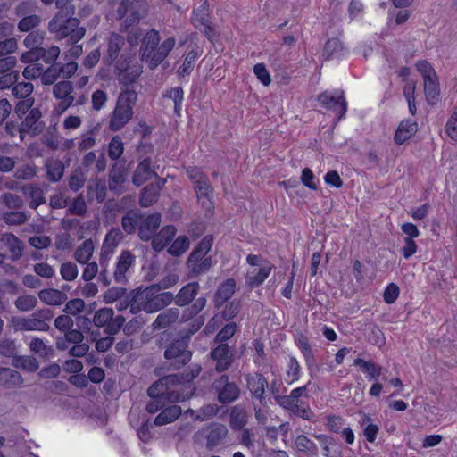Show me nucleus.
I'll return each instance as SVG.
<instances>
[{"label":"nucleus","mask_w":457,"mask_h":457,"mask_svg":"<svg viewBox=\"0 0 457 457\" xmlns=\"http://www.w3.org/2000/svg\"><path fill=\"white\" fill-rule=\"evenodd\" d=\"M160 41L159 31L154 29L147 30L141 39L140 58L151 70H155L168 57L176 44L172 37L161 44Z\"/></svg>","instance_id":"obj_1"},{"label":"nucleus","mask_w":457,"mask_h":457,"mask_svg":"<svg viewBox=\"0 0 457 457\" xmlns=\"http://www.w3.org/2000/svg\"><path fill=\"white\" fill-rule=\"evenodd\" d=\"M48 30L54 34L56 39L67 38L71 44L80 41L86 29L80 26L79 19L72 17L68 11H59L48 22Z\"/></svg>","instance_id":"obj_2"},{"label":"nucleus","mask_w":457,"mask_h":457,"mask_svg":"<svg viewBox=\"0 0 457 457\" xmlns=\"http://www.w3.org/2000/svg\"><path fill=\"white\" fill-rule=\"evenodd\" d=\"M173 294L160 292L158 286H152L138 293L130 303V312L144 311L147 313L156 312L172 303Z\"/></svg>","instance_id":"obj_3"},{"label":"nucleus","mask_w":457,"mask_h":457,"mask_svg":"<svg viewBox=\"0 0 457 457\" xmlns=\"http://www.w3.org/2000/svg\"><path fill=\"white\" fill-rule=\"evenodd\" d=\"M137 95L134 90L120 93L114 109L109 115L108 129L116 132L122 129L133 118Z\"/></svg>","instance_id":"obj_4"},{"label":"nucleus","mask_w":457,"mask_h":457,"mask_svg":"<svg viewBox=\"0 0 457 457\" xmlns=\"http://www.w3.org/2000/svg\"><path fill=\"white\" fill-rule=\"evenodd\" d=\"M187 383L185 379V373L170 374L160 378L157 382L154 383L147 390L148 395H156L160 394L168 395L169 403L184 402L189 398L187 393L184 394L179 390L174 389L176 386H180Z\"/></svg>","instance_id":"obj_5"},{"label":"nucleus","mask_w":457,"mask_h":457,"mask_svg":"<svg viewBox=\"0 0 457 457\" xmlns=\"http://www.w3.org/2000/svg\"><path fill=\"white\" fill-rule=\"evenodd\" d=\"M52 312L43 309L33 312L27 317L13 316L10 320L14 331H40L46 332L50 329L48 322L52 320Z\"/></svg>","instance_id":"obj_6"},{"label":"nucleus","mask_w":457,"mask_h":457,"mask_svg":"<svg viewBox=\"0 0 457 457\" xmlns=\"http://www.w3.org/2000/svg\"><path fill=\"white\" fill-rule=\"evenodd\" d=\"M249 268L245 274V283L253 288L262 285L270 276L272 270V264L260 255L249 254L246 257Z\"/></svg>","instance_id":"obj_7"},{"label":"nucleus","mask_w":457,"mask_h":457,"mask_svg":"<svg viewBox=\"0 0 457 457\" xmlns=\"http://www.w3.org/2000/svg\"><path fill=\"white\" fill-rule=\"evenodd\" d=\"M145 10L146 0H122L117 9L118 19L122 21L121 29L137 24Z\"/></svg>","instance_id":"obj_8"},{"label":"nucleus","mask_w":457,"mask_h":457,"mask_svg":"<svg viewBox=\"0 0 457 457\" xmlns=\"http://www.w3.org/2000/svg\"><path fill=\"white\" fill-rule=\"evenodd\" d=\"M118 79L123 85L134 83L143 72L142 65L136 60L135 54H123L115 62Z\"/></svg>","instance_id":"obj_9"},{"label":"nucleus","mask_w":457,"mask_h":457,"mask_svg":"<svg viewBox=\"0 0 457 457\" xmlns=\"http://www.w3.org/2000/svg\"><path fill=\"white\" fill-rule=\"evenodd\" d=\"M164 357L169 366L175 370L189 362L192 353L188 350V338L181 337L172 341L164 351Z\"/></svg>","instance_id":"obj_10"},{"label":"nucleus","mask_w":457,"mask_h":457,"mask_svg":"<svg viewBox=\"0 0 457 457\" xmlns=\"http://www.w3.org/2000/svg\"><path fill=\"white\" fill-rule=\"evenodd\" d=\"M318 101L325 108L333 111L338 119L343 118L347 111V102L342 91L323 92L319 95Z\"/></svg>","instance_id":"obj_11"},{"label":"nucleus","mask_w":457,"mask_h":457,"mask_svg":"<svg viewBox=\"0 0 457 457\" xmlns=\"http://www.w3.org/2000/svg\"><path fill=\"white\" fill-rule=\"evenodd\" d=\"M135 262L136 256L130 251L123 250L120 253L113 271V278L116 283L124 285L128 282V273Z\"/></svg>","instance_id":"obj_12"},{"label":"nucleus","mask_w":457,"mask_h":457,"mask_svg":"<svg viewBox=\"0 0 457 457\" xmlns=\"http://www.w3.org/2000/svg\"><path fill=\"white\" fill-rule=\"evenodd\" d=\"M210 356L216 362L215 370L218 372L227 370L234 361L233 351L227 344L218 345L211 351Z\"/></svg>","instance_id":"obj_13"},{"label":"nucleus","mask_w":457,"mask_h":457,"mask_svg":"<svg viewBox=\"0 0 457 457\" xmlns=\"http://www.w3.org/2000/svg\"><path fill=\"white\" fill-rule=\"evenodd\" d=\"M73 86L71 81L62 80L56 83L53 87V95L56 99L60 100L58 110L60 112L66 111L71 106L75 101L72 96Z\"/></svg>","instance_id":"obj_14"},{"label":"nucleus","mask_w":457,"mask_h":457,"mask_svg":"<svg viewBox=\"0 0 457 457\" xmlns=\"http://www.w3.org/2000/svg\"><path fill=\"white\" fill-rule=\"evenodd\" d=\"M202 432L206 438V447L208 449H213L222 444L228 433L226 426L220 423H212L203 428Z\"/></svg>","instance_id":"obj_15"},{"label":"nucleus","mask_w":457,"mask_h":457,"mask_svg":"<svg viewBox=\"0 0 457 457\" xmlns=\"http://www.w3.org/2000/svg\"><path fill=\"white\" fill-rule=\"evenodd\" d=\"M40 118L41 112L39 109L33 108L29 112L20 126V138L21 141L24 140L27 135L34 137L41 131V128L38 123Z\"/></svg>","instance_id":"obj_16"},{"label":"nucleus","mask_w":457,"mask_h":457,"mask_svg":"<svg viewBox=\"0 0 457 457\" xmlns=\"http://www.w3.org/2000/svg\"><path fill=\"white\" fill-rule=\"evenodd\" d=\"M247 387L252 395L260 401L262 405L266 404V388L268 387V381L260 373L248 374L246 376Z\"/></svg>","instance_id":"obj_17"},{"label":"nucleus","mask_w":457,"mask_h":457,"mask_svg":"<svg viewBox=\"0 0 457 457\" xmlns=\"http://www.w3.org/2000/svg\"><path fill=\"white\" fill-rule=\"evenodd\" d=\"M165 183L166 179H158L155 182L145 187L140 194L139 204L142 207H148L157 202Z\"/></svg>","instance_id":"obj_18"},{"label":"nucleus","mask_w":457,"mask_h":457,"mask_svg":"<svg viewBox=\"0 0 457 457\" xmlns=\"http://www.w3.org/2000/svg\"><path fill=\"white\" fill-rule=\"evenodd\" d=\"M161 225V214L153 213L148 215L139 225L138 236L143 241H149L155 235L156 229Z\"/></svg>","instance_id":"obj_19"},{"label":"nucleus","mask_w":457,"mask_h":457,"mask_svg":"<svg viewBox=\"0 0 457 457\" xmlns=\"http://www.w3.org/2000/svg\"><path fill=\"white\" fill-rule=\"evenodd\" d=\"M125 46V38L118 33H112L107 42V59L110 63L117 62L123 54H127L123 50Z\"/></svg>","instance_id":"obj_20"},{"label":"nucleus","mask_w":457,"mask_h":457,"mask_svg":"<svg viewBox=\"0 0 457 457\" xmlns=\"http://www.w3.org/2000/svg\"><path fill=\"white\" fill-rule=\"evenodd\" d=\"M153 176H157V174L152 168L151 160L145 158L137 164L132 177V182L137 187H139L149 180Z\"/></svg>","instance_id":"obj_21"},{"label":"nucleus","mask_w":457,"mask_h":457,"mask_svg":"<svg viewBox=\"0 0 457 457\" xmlns=\"http://www.w3.org/2000/svg\"><path fill=\"white\" fill-rule=\"evenodd\" d=\"M177 229L172 225L163 227L152 237V247L154 251L163 250L175 237Z\"/></svg>","instance_id":"obj_22"},{"label":"nucleus","mask_w":457,"mask_h":457,"mask_svg":"<svg viewBox=\"0 0 457 457\" xmlns=\"http://www.w3.org/2000/svg\"><path fill=\"white\" fill-rule=\"evenodd\" d=\"M0 241L7 248L10 253V258L12 261L19 260L23 253L22 242L13 234H3Z\"/></svg>","instance_id":"obj_23"},{"label":"nucleus","mask_w":457,"mask_h":457,"mask_svg":"<svg viewBox=\"0 0 457 457\" xmlns=\"http://www.w3.org/2000/svg\"><path fill=\"white\" fill-rule=\"evenodd\" d=\"M314 437L320 442L325 457H342L341 446L337 441L327 435H314Z\"/></svg>","instance_id":"obj_24"},{"label":"nucleus","mask_w":457,"mask_h":457,"mask_svg":"<svg viewBox=\"0 0 457 457\" xmlns=\"http://www.w3.org/2000/svg\"><path fill=\"white\" fill-rule=\"evenodd\" d=\"M418 131V124L411 120H403L395 134V142L402 145Z\"/></svg>","instance_id":"obj_25"},{"label":"nucleus","mask_w":457,"mask_h":457,"mask_svg":"<svg viewBox=\"0 0 457 457\" xmlns=\"http://www.w3.org/2000/svg\"><path fill=\"white\" fill-rule=\"evenodd\" d=\"M23 379L19 371L11 368L0 366V386L6 388H14L20 386Z\"/></svg>","instance_id":"obj_26"},{"label":"nucleus","mask_w":457,"mask_h":457,"mask_svg":"<svg viewBox=\"0 0 457 457\" xmlns=\"http://www.w3.org/2000/svg\"><path fill=\"white\" fill-rule=\"evenodd\" d=\"M38 298L47 305L60 306L67 300V295L58 289L46 288L39 291Z\"/></svg>","instance_id":"obj_27"},{"label":"nucleus","mask_w":457,"mask_h":457,"mask_svg":"<svg viewBox=\"0 0 457 457\" xmlns=\"http://www.w3.org/2000/svg\"><path fill=\"white\" fill-rule=\"evenodd\" d=\"M200 286L198 282H191L184 286L177 294L175 303L179 306L187 305L198 294Z\"/></svg>","instance_id":"obj_28"},{"label":"nucleus","mask_w":457,"mask_h":457,"mask_svg":"<svg viewBox=\"0 0 457 457\" xmlns=\"http://www.w3.org/2000/svg\"><path fill=\"white\" fill-rule=\"evenodd\" d=\"M426 100L429 104L437 103L440 95V87L437 75L423 79Z\"/></svg>","instance_id":"obj_29"},{"label":"nucleus","mask_w":457,"mask_h":457,"mask_svg":"<svg viewBox=\"0 0 457 457\" xmlns=\"http://www.w3.org/2000/svg\"><path fill=\"white\" fill-rule=\"evenodd\" d=\"M182 410L179 405H170L164 407L163 410L156 416L154 424L155 426H163L175 421L180 415Z\"/></svg>","instance_id":"obj_30"},{"label":"nucleus","mask_w":457,"mask_h":457,"mask_svg":"<svg viewBox=\"0 0 457 457\" xmlns=\"http://www.w3.org/2000/svg\"><path fill=\"white\" fill-rule=\"evenodd\" d=\"M179 317L178 308H170L161 312L153 323L155 329L165 328L174 323Z\"/></svg>","instance_id":"obj_31"},{"label":"nucleus","mask_w":457,"mask_h":457,"mask_svg":"<svg viewBox=\"0 0 457 457\" xmlns=\"http://www.w3.org/2000/svg\"><path fill=\"white\" fill-rule=\"evenodd\" d=\"M187 266L190 270V273L197 277L201 274L205 273L210 270L212 264V257H200L195 258V260L191 261V254L187 259Z\"/></svg>","instance_id":"obj_32"},{"label":"nucleus","mask_w":457,"mask_h":457,"mask_svg":"<svg viewBox=\"0 0 457 457\" xmlns=\"http://www.w3.org/2000/svg\"><path fill=\"white\" fill-rule=\"evenodd\" d=\"M121 239L122 234L119 229H111L104 237L101 251L106 255H112Z\"/></svg>","instance_id":"obj_33"},{"label":"nucleus","mask_w":457,"mask_h":457,"mask_svg":"<svg viewBox=\"0 0 457 457\" xmlns=\"http://www.w3.org/2000/svg\"><path fill=\"white\" fill-rule=\"evenodd\" d=\"M95 251V245L91 239L85 240L77 247L74 252V259L80 264H86L92 258Z\"/></svg>","instance_id":"obj_34"},{"label":"nucleus","mask_w":457,"mask_h":457,"mask_svg":"<svg viewBox=\"0 0 457 457\" xmlns=\"http://www.w3.org/2000/svg\"><path fill=\"white\" fill-rule=\"evenodd\" d=\"M354 365L359 366L361 370L367 373L368 379L377 380L382 374L383 368L370 361H364L363 359L357 358L354 360Z\"/></svg>","instance_id":"obj_35"},{"label":"nucleus","mask_w":457,"mask_h":457,"mask_svg":"<svg viewBox=\"0 0 457 457\" xmlns=\"http://www.w3.org/2000/svg\"><path fill=\"white\" fill-rule=\"evenodd\" d=\"M46 177L52 182L59 181L64 173L63 162L57 159H51L46 162Z\"/></svg>","instance_id":"obj_36"},{"label":"nucleus","mask_w":457,"mask_h":457,"mask_svg":"<svg viewBox=\"0 0 457 457\" xmlns=\"http://www.w3.org/2000/svg\"><path fill=\"white\" fill-rule=\"evenodd\" d=\"M21 191L26 197L31 200L29 207L33 209L37 208L40 204L45 203L43 192L38 187L34 185L24 186Z\"/></svg>","instance_id":"obj_37"},{"label":"nucleus","mask_w":457,"mask_h":457,"mask_svg":"<svg viewBox=\"0 0 457 457\" xmlns=\"http://www.w3.org/2000/svg\"><path fill=\"white\" fill-rule=\"evenodd\" d=\"M219 411V407L217 404L211 403L203 406L198 411H195L191 409H188L187 411V413H190L192 416H194V419L195 420L204 421L209 419L213 418L217 415Z\"/></svg>","instance_id":"obj_38"},{"label":"nucleus","mask_w":457,"mask_h":457,"mask_svg":"<svg viewBox=\"0 0 457 457\" xmlns=\"http://www.w3.org/2000/svg\"><path fill=\"white\" fill-rule=\"evenodd\" d=\"M239 395V389L235 383L227 382L220 391L218 399L222 403H228L235 401Z\"/></svg>","instance_id":"obj_39"},{"label":"nucleus","mask_w":457,"mask_h":457,"mask_svg":"<svg viewBox=\"0 0 457 457\" xmlns=\"http://www.w3.org/2000/svg\"><path fill=\"white\" fill-rule=\"evenodd\" d=\"M37 304V298L32 295H21L14 302L15 307L20 312H29Z\"/></svg>","instance_id":"obj_40"},{"label":"nucleus","mask_w":457,"mask_h":457,"mask_svg":"<svg viewBox=\"0 0 457 457\" xmlns=\"http://www.w3.org/2000/svg\"><path fill=\"white\" fill-rule=\"evenodd\" d=\"M189 239L187 236H179L168 248V253L173 256H180L189 248Z\"/></svg>","instance_id":"obj_41"},{"label":"nucleus","mask_w":457,"mask_h":457,"mask_svg":"<svg viewBox=\"0 0 457 457\" xmlns=\"http://www.w3.org/2000/svg\"><path fill=\"white\" fill-rule=\"evenodd\" d=\"M295 446L298 451L304 453L316 455L318 453V447L312 440L306 436L300 435L295 439Z\"/></svg>","instance_id":"obj_42"},{"label":"nucleus","mask_w":457,"mask_h":457,"mask_svg":"<svg viewBox=\"0 0 457 457\" xmlns=\"http://www.w3.org/2000/svg\"><path fill=\"white\" fill-rule=\"evenodd\" d=\"M213 238L211 235L205 236L193 250L191 254V261L195 258L204 257L211 250Z\"/></svg>","instance_id":"obj_43"},{"label":"nucleus","mask_w":457,"mask_h":457,"mask_svg":"<svg viewBox=\"0 0 457 457\" xmlns=\"http://www.w3.org/2000/svg\"><path fill=\"white\" fill-rule=\"evenodd\" d=\"M113 316L114 312L112 308H101L95 313L93 322L96 327H108Z\"/></svg>","instance_id":"obj_44"},{"label":"nucleus","mask_w":457,"mask_h":457,"mask_svg":"<svg viewBox=\"0 0 457 457\" xmlns=\"http://www.w3.org/2000/svg\"><path fill=\"white\" fill-rule=\"evenodd\" d=\"M149 396L151 397V400L146 404V411L149 413H155L158 411H162L166 406L167 402H169L168 395L166 394Z\"/></svg>","instance_id":"obj_45"},{"label":"nucleus","mask_w":457,"mask_h":457,"mask_svg":"<svg viewBox=\"0 0 457 457\" xmlns=\"http://www.w3.org/2000/svg\"><path fill=\"white\" fill-rule=\"evenodd\" d=\"M41 21V17L36 13L22 17L18 23V29L21 32H29L38 27Z\"/></svg>","instance_id":"obj_46"},{"label":"nucleus","mask_w":457,"mask_h":457,"mask_svg":"<svg viewBox=\"0 0 457 457\" xmlns=\"http://www.w3.org/2000/svg\"><path fill=\"white\" fill-rule=\"evenodd\" d=\"M194 187L197 198L202 201L203 204L210 201L212 188L208 183L206 177L201 179L199 182L195 183Z\"/></svg>","instance_id":"obj_47"},{"label":"nucleus","mask_w":457,"mask_h":457,"mask_svg":"<svg viewBox=\"0 0 457 457\" xmlns=\"http://www.w3.org/2000/svg\"><path fill=\"white\" fill-rule=\"evenodd\" d=\"M199 54L197 51H189L185 57L183 64L178 69V75L180 77L188 75L193 71L194 64Z\"/></svg>","instance_id":"obj_48"},{"label":"nucleus","mask_w":457,"mask_h":457,"mask_svg":"<svg viewBox=\"0 0 457 457\" xmlns=\"http://www.w3.org/2000/svg\"><path fill=\"white\" fill-rule=\"evenodd\" d=\"M77 147L79 151H86L92 148L96 142L93 130L80 134L77 138Z\"/></svg>","instance_id":"obj_49"},{"label":"nucleus","mask_w":457,"mask_h":457,"mask_svg":"<svg viewBox=\"0 0 457 457\" xmlns=\"http://www.w3.org/2000/svg\"><path fill=\"white\" fill-rule=\"evenodd\" d=\"M124 152V145L120 136H114L108 145V155L112 160H118Z\"/></svg>","instance_id":"obj_50"},{"label":"nucleus","mask_w":457,"mask_h":457,"mask_svg":"<svg viewBox=\"0 0 457 457\" xmlns=\"http://www.w3.org/2000/svg\"><path fill=\"white\" fill-rule=\"evenodd\" d=\"M236 282L229 278L223 282L217 290V297L222 302L228 301L234 294Z\"/></svg>","instance_id":"obj_51"},{"label":"nucleus","mask_w":457,"mask_h":457,"mask_svg":"<svg viewBox=\"0 0 457 457\" xmlns=\"http://www.w3.org/2000/svg\"><path fill=\"white\" fill-rule=\"evenodd\" d=\"M125 181V175L120 170L112 169L109 174V188L116 193L121 192V185Z\"/></svg>","instance_id":"obj_52"},{"label":"nucleus","mask_w":457,"mask_h":457,"mask_svg":"<svg viewBox=\"0 0 457 457\" xmlns=\"http://www.w3.org/2000/svg\"><path fill=\"white\" fill-rule=\"evenodd\" d=\"M343 45L341 41L337 38H331L328 39L324 46V54L326 55L327 59L339 56L340 54L343 52Z\"/></svg>","instance_id":"obj_53"},{"label":"nucleus","mask_w":457,"mask_h":457,"mask_svg":"<svg viewBox=\"0 0 457 457\" xmlns=\"http://www.w3.org/2000/svg\"><path fill=\"white\" fill-rule=\"evenodd\" d=\"M45 36V31L33 30L25 37L23 44L27 48H41L39 46L43 43Z\"/></svg>","instance_id":"obj_54"},{"label":"nucleus","mask_w":457,"mask_h":457,"mask_svg":"<svg viewBox=\"0 0 457 457\" xmlns=\"http://www.w3.org/2000/svg\"><path fill=\"white\" fill-rule=\"evenodd\" d=\"M237 331V325L235 322H229L225 325L221 330L216 335L214 342L218 345L226 344V342L230 339Z\"/></svg>","instance_id":"obj_55"},{"label":"nucleus","mask_w":457,"mask_h":457,"mask_svg":"<svg viewBox=\"0 0 457 457\" xmlns=\"http://www.w3.org/2000/svg\"><path fill=\"white\" fill-rule=\"evenodd\" d=\"M300 369L298 361L294 356H290L288 358L287 370V381L288 384H292L299 379Z\"/></svg>","instance_id":"obj_56"},{"label":"nucleus","mask_w":457,"mask_h":457,"mask_svg":"<svg viewBox=\"0 0 457 457\" xmlns=\"http://www.w3.org/2000/svg\"><path fill=\"white\" fill-rule=\"evenodd\" d=\"M34 90V87L30 82H21L14 85L12 93L16 98L27 99Z\"/></svg>","instance_id":"obj_57"},{"label":"nucleus","mask_w":457,"mask_h":457,"mask_svg":"<svg viewBox=\"0 0 457 457\" xmlns=\"http://www.w3.org/2000/svg\"><path fill=\"white\" fill-rule=\"evenodd\" d=\"M247 419L245 412L237 407H235L230 414V426L234 429H241L246 424Z\"/></svg>","instance_id":"obj_58"},{"label":"nucleus","mask_w":457,"mask_h":457,"mask_svg":"<svg viewBox=\"0 0 457 457\" xmlns=\"http://www.w3.org/2000/svg\"><path fill=\"white\" fill-rule=\"evenodd\" d=\"M60 274L62 279L66 281H73L78 277L79 270L74 262H67L61 265Z\"/></svg>","instance_id":"obj_59"},{"label":"nucleus","mask_w":457,"mask_h":457,"mask_svg":"<svg viewBox=\"0 0 457 457\" xmlns=\"http://www.w3.org/2000/svg\"><path fill=\"white\" fill-rule=\"evenodd\" d=\"M59 77V64H52L46 70L43 69L41 82L43 85H52Z\"/></svg>","instance_id":"obj_60"},{"label":"nucleus","mask_w":457,"mask_h":457,"mask_svg":"<svg viewBox=\"0 0 457 457\" xmlns=\"http://www.w3.org/2000/svg\"><path fill=\"white\" fill-rule=\"evenodd\" d=\"M2 220L8 225H21L27 221L28 218L23 212H5L2 216Z\"/></svg>","instance_id":"obj_61"},{"label":"nucleus","mask_w":457,"mask_h":457,"mask_svg":"<svg viewBox=\"0 0 457 457\" xmlns=\"http://www.w3.org/2000/svg\"><path fill=\"white\" fill-rule=\"evenodd\" d=\"M166 97H169L173 100L174 102V111L175 112L179 115V112L181 109L182 102L184 99V92L182 87H177L174 88H171L166 95Z\"/></svg>","instance_id":"obj_62"},{"label":"nucleus","mask_w":457,"mask_h":457,"mask_svg":"<svg viewBox=\"0 0 457 457\" xmlns=\"http://www.w3.org/2000/svg\"><path fill=\"white\" fill-rule=\"evenodd\" d=\"M42 52H40V59H43L45 62L49 64H54V62L60 55L61 50L56 46H52L49 48L46 49L44 47L39 48Z\"/></svg>","instance_id":"obj_63"},{"label":"nucleus","mask_w":457,"mask_h":457,"mask_svg":"<svg viewBox=\"0 0 457 457\" xmlns=\"http://www.w3.org/2000/svg\"><path fill=\"white\" fill-rule=\"evenodd\" d=\"M445 132L452 140L457 142V105L445 124Z\"/></svg>","instance_id":"obj_64"}]
</instances>
